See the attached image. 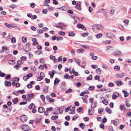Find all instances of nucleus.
I'll use <instances>...</instances> for the list:
<instances>
[{
    "label": "nucleus",
    "instance_id": "42",
    "mask_svg": "<svg viewBox=\"0 0 131 131\" xmlns=\"http://www.w3.org/2000/svg\"><path fill=\"white\" fill-rule=\"evenodd\" d=\"M58 34L61 35H64L65 33L64 32L61 31L59 32Z\"/></svg>",
    "mask_w": 131,
    "mask_h": 131
},
{
    "label": "nucleus",
    "instance_id": "49",
    "mask_svg": "<svg viewBox=\"0 0 131 131\" xmlns=\"http://www.w3.org/2000/svg\"><path fill=\"white\" fill-rule=\"evenodd\" d=\"M77 27L79 28H82V27L83 26V25H81V24H79L77 25Z\"/></svg>",
    "mask_w": 131,
    "mask_h": 131
},
{
    "label": "nucleus",
    "instance_id": "36",
    "mask_svg": "<svg viewBox=\"0 0 131 131\" xmlns=\"http://www.w3.org/2000/svg\"><path fill=\"white\" fill-rule=\"evenodd\" d=\"M48 10L46 9H45L42 11V12L43 14H46L47 13Z\"/></svg>",
    "mask_w": 131,
    "mask_h": 131
},
{
    "label": "nucleus",
    "instance_id": "13",
    "mask_svg": "<svg viewBox=\"0 0 131 131\" xmlns=\"http://www.w3.org/2000/svg\"><path fill=\"white\" fill-rule=\"evenodd\" d=\"M115 82L118 86H121L123 84V83L121 81H117Z\"/></svg>",
    "mask_w": 131,
    "mask_h": 131
},
{
    "label": "nucleus",
    "instance_id": "10",
    "mask_svg": "<svg viewBox=\"0 0 131 131\" xmlns=\"http://www.w3.org/2000/svg\"><path fill=\"white\" fill-rule=\"evenodd\" d=\"M20 119L22 122H24L27 120V118L25 115H22L21 116Z\"/></svg>",
    "mask_w": 131,
    "mask_h": 131
},
{
    "label": "nucleus",
    "instance_id": "2",
    "mask_svg": "<svg viewBox=\"0 0 131 131\" xmlns=\"http://www.w3.org/2000/svg\"><path fill=\"white\" fill-rule=\"evenodd\" d=\"M70 111L69 113L71 114H74V110L75 108V106L74 105H71L70 106Z\"/></svg>",
    "mask_w": 131,
    "mask_h": 131
},
{
    "label": "nucleus",
    "instance_id": "25",
    "mask_svg": "<svg viewBox=\"0 0 131 131\" xmlns=\"http://www.w3.org/2000/svg\"><path fill=\"white\" fill-rule=\"evenodd\" d=\"M75 34L72 31H70L68 33V36H75Z\"/></svg>",
    "mask_w": 131,
    "mask_h": 131
},
{
    "label": "nucleus",
    "instance_id": "6",
    "mask_svg": "<svg viewBox=\"0 0 131 131\" xmlns=\"http://www.w3.org/2000/svg\"><path fill=\"white\" fill-rule=\"evenodd\" d=\"M101 27V26L100 25H94L93 26L92 28L93 29V30L94 31H95V30L94 29H96L97 30H99L100 29Z\"/></svg>",
    "mask_w": 131,
    "mask_h": 131
},
{
    "label": "nucleus",
    "instance_id": "52",
    "mask_svg": "<svg viewBox=\"0 0 131 131\" xmlns=\"http://www.w3.org/2000/svg\"><path fill=\"white\" fill-rule=\"evenodd\" d=\"M91 67L92 68L94 69H96L98 67V66L96 65H92Z\"/></svg>",
    "mask_w": 131,
    "mask_h": 131
},
{
    "label": "nucleus",
    "instance_id": "24",
    "mask_svg": "<svg viewBox=\"0 0 131 131\" xmlns=\"http://www.w3.org/2000/svg\"><path fill=\"white\" fill-rule=\"evenodd\" d=\"M119 120L118 119H116L114 120L113 122V123L114 125L115 126L117 125L119 122Z\"/></svg>",
    "mask_w": 131,
    "mask_h": 131
},
{
    "label": "nucleus",
    "instance_id": "62",
    "mask_svg": "<svg viewBox=\"0 0 131 131\" xmlns=\"http://www.w3.org/2000/svg\"><path fill=\"white\" fill-rule=\"evenodd\" d=\"M104 9H101L99 10L98 11H97V12L98 13H102L103 12V10H104Z\"/></svg>",
    "mask_w": 131,
    "mask_h": 131
},
{
    "label": "nucleus",
    "instance_id": "9",
    "mask_svg": "<svg viewBox=\"0 0 131 131\" xmlns=\"http://www.w3.org/2000/svg\"><path fill=\"white\" fill-rule=\"evenodd\" d=\"M119 94L117 92H114L112 96V99L113 100L115 99L116 97H118Z\"/></svg>",
    "mask_w": 131,
    "mask_h": 131
},
{
    "label": "nucleus",
    "instance_id": "40",
    "mask_svg": "<svg viewBox=\"0 0 131 131\" xmlns=\"http://www.w3.org/2000/svg\"><path fill=\"white\" fill-rule=\"evenodd\" d=\"M82 99L83 100V102L86 104L88 103V101L86 99H85L84 97H82Z\"/></svg>",
    "mask_w": 131,
    "mask_h": 131
},
{
    "label": "nucleus",
    "instance_id": "16",
    "mask_svg": "<svg viewBox=\"0 0 131 131\" xmlns=\"http://www.w3.org/2000/svg\"><path fill=\"white\" fill-rule=\"evenodd\" d=\"M48 87L47 86H45L43 89V91L45 93H47L48 91Z\"/></svg>",
    "mask_w": 131,
    "mask_h": 131
},
{
    "label": "nucleus",
    "instance_id": "8",
    "mask_svg": "<svg viewBox=\"0 0 131 131\" xmlns=\"http://www.w3.org/2000/svg\"><path fill=\"white\" fill-rule=\"evenodd\" d=\"M106 37L109 38H112L114 37V35L112 33L109 32H107L106 35Z\"/></svg>",
    "mask_w": 131,
    "mask_h": 131
},
{
    "label": "nucleus",
    "instance_id": "50",
    "mask_svg": "<svg viewBox=\"0 0 131 131\" xmlns=\"http://www.w3.org/2000/svg\"><path fill=\"white\" fill-rule=\"evenodd\" d=\"M88 33H84L82 34V36L84 37H86L88 36Z\"/></svg>",
    "mask_w": 131,
    "mask_h": 131
},
{
    "label": "nucleus",
    "instance_id": "5",
    "mask_svg": "<svg viewBox=\"0 0 131 131\" xmlns=\"http://www.w3.org/2000/svg\"><path fill=\"white\" fill-rule=\"evenodd\" d=\"M44 78V74L43 73L41 72L40 74L39 77L37 78L38 81H40L43 79Z\"/></svg>",
    "mask_w": 131,
    "mask_h": 131
},
{
    "label": "nucleus",
    "instance_id": "63",
    "mask_svg": "<svg viewBox=\"0 0 131 131\" xmlns=\"http://www.w3.org/2000/svg\"><path fill=\"white\" fill-rule=\"evenodd\" d=\"M70 106H69V107H67L65 109V112H67L69 110H70Z\"/></svg>",
    "mask_w": 131,
    "mask_h": 131
},
{
    "label": "nucleus",
    "instance_id": "3",
    "mask_svg": "<svg viewBox=\"0 0 131 131\" xmlns=\"http://www.w3.org/2000/svg\"><path fill=\"white\" fill-rule=\"evenodd\" d=\"M22 128L23 130L25 131H30L31 130L28 126L26 125H23L22 126Z\"/></svg>",
    "mask_w": 131,
    "mask_h": 131
},
{
    "label": "nucleus",
    "instance_id": "1",
    "mask_svg": "<svg viewBox=\"0 0 131 131\" xmlns=\"http://www.w3.org/2000/svg\"><path fill=\"white\" fill-rule=\"evenodd\" d=\"M113 54L115 56L117 57H121L123 55V54L122 52L119 50L114 51L113 52Z\"/></svg>",
    "mask_w": 131,
    "mask_h": 131
},
{
    "label": "nucleus",
    "instance_id": "39",
    "mask_svg": "<svg viewBox=\"0 0 131 131\" xmlns=\"http://www.w3.org/2000/svg\"><path fill=\"white\" fill-rule=\"evenodd\" d=\"M104 109L102 108H99V112L100 113H101L103 111Z\"/></svg>",
    "mask_w": 131,
    "mask_h": 131
},
{
    "label": "nucleus",
    "instance_id": "17",
    "mask_svg": "<svg viewBox=\"0 0 131 131\" xmlns=\"http://www.w3.org/2000/svg\"><path fill=\"white\" fill-rule=\"evenodd\" d=\"M5 84L6 86H11V83L10 82L6 81H5Z\"/></svg>",
    "mask_w": 131,
    "mask_h": 131
},
{
    "label": "nucleus",
    "instance_id": "32",
    "mask_svg": "<svg viewBox=\"0 0 131 131\" xmlns=\"http://www.w3.org/2000/svg\"><path fill=\"white\" fill-rule=\"evenodd\" d=\"M75 62L79 65H80V61L78 59H75L74 60Z\"/></svg>",
    "mask_w": 131,
    "mask_h": 131
},
{
    "label": "nucleus",
    "instance_id": "19",
    "mask_svg": "<svg viewBox=\"0 0 131 131\" xmlns=\"http://www.w3.org/2000/svg\"><path fill=\"white\" fill-rule=\"evenodd\" d=\"M34 108H35V107L33 103L31 104L29 106V108L30 110Z\"/></svg>",
    "mask_w": 131,
    "mask_h": 131
},
{
    "label": "nucleus",
    "instance_id": "59",
    "mask_svg": "<svg viewBox=\"0 0 131 131\" xmlns=\"http://www.w3.org/2000/svg\"><path fill=\"white\" fill-rule=\"evenodd\" d=\"M2 48L3 50H8L7 49V47L6 46H3L2 47Z\"/></svg>",
    "mask_w": 131,
    "mask_h": 131
},
{
    "label": "nucleus",
    "instance_id": "29",
    "mask_svg": "<svg viewBox=\"0 0 131 131\" xmlns=\"http://www.w3.org/2000/svg\"><path fill=\"white\" fill-rule=\"evenodd\" d=\"M13 101L15 104H16L18 102V99L17 98H16L13 99Z\"/></svg>",
    "mask_w": 131,
    "mask_h": 131
},
{
    "label": "nucleus",
    "instance_id": "61",
    "mask_svg": "<svg viewBox=\"0 0 131 131\" xmlns=\"http://www.w3.org/2000/svg\"><path fill=\"white\" fill-rule=\"evenodd\" d=\"M62 56H60L59 57L58 61V62H60L62 61Z\"/></svg>",
    "mask_w": 131,
    "mask_h": 131
},
{
    "label": "nucleus",
    "instance_id": "34",
    "mask_svg": "<svg viewBox=\"0 0 131 131\" xmlns=\"http://www.w3.org/2000/svg\"><path fill=\"white\" fill-rule=\"evenodd\" d=\"M103 42L105 43H106L109 44L111 43V41L108 40H106L104 41H103Z\"/></svg>",
    "mask_w": 131,
    "mask_h": 131
},
{
    "label": "nucleus",
    "instance_id": "18",
    "mask_svg": "<svg viewBox=\"0 0 131 131\" xmlns=\"http://www.w3.org/2000/svg\"><path fill=\"white\" fill-rule=\"evenodd\" d=\"M89 92L88 91H85L82 92L80 94V95L81 96H83L85 94H89Z\"/></svg>",
    "mask_w": 131,
    "mask_h": 131
},
{
    "label": "nucleus",
    "instance_id": "58",
    "mask_svg": "<svg viewBox=\"0 0 131 131\" xmlns=\"http://www.w3.org/2000/svg\"><path fill=\"white\" fill-rule=\"evenodd\" d=\"M42 29H38L37 30L38 33L39 34H41L43 32Z\"/></svg>",
    "mask_w": 131,
    "mask_h": 131
},
{
    "label": "nucleus",
    "instance_id": "57",
    "mask_svg": "<svg viewBox=\"0 0 131 131\" xmlns=\"http://www.w3.org/2000/svg\"><path fill=\"white\" fill-rule=\"evenodd\" d=\"M26 76L27 77L29 78V77H31L32 76V73H29L27 74Z\"/></svg>",
    "mask_w": 131,
    "mask_h": 131
},
{
    "label": "nucleus",
    "instance_id": "23",
    "mask_svg": "<svg viewBox=\"0 0 131 131\" xmlns=\"http://www.w3.org/2000/svg\"><path fill=\"white\" fill-rule=\"evenodd\" d=\"M103 103L105 105H107L108 103V102L107 100L106 99H104V100H102Z\"/></svg>",
    "mask_w": 131,
    "mask_h": 131
},
{
    "label": "nucleus",
    "instance_id": "7",
    "mask_svg": "<svg viewBox=\"0 0 131 131\" xmlns=\"http://www.w3.org/2000/svg\"><path fill=\"white\" fill-rule=\"evenodd\" d=\"M35 95L33 93H31L30 94H27V98L26 100V101H27L29 100L30 99L32 98Z\"/></svg>",
    "mask_w": 131,
    "mask_h": 131
},
{
    "label": "nucleus",
    "instance_id": "54",
    "mask_svg": "<svg viewBox=\"0 0 131 131\" xmlns=\"http://www.w3.org/2000/svg\"><path fill=\"white\" fill-rule=\"evenodd\" d=\"M96 72L97 73L100 74L101 72V70L100 68H98L96 70Z\"/></svg>",
    "mask_w": 131,
    "mask_h": 131
},
{
    "label": "nucleus",
    "instance_id": "55",
    "mask_svg": "<svg viewBox=\"0 0 131 131\" xmlns=\"http://www.w3.org/2000/svg\"><path fill=\"white\" fill-rule=\"evenodd\" d=\"M114 85V84L110 82L108 84V86L109 87H113Z\"/></svg>",
    "mask_w": 131,
    "mask_h": 131
},
{
    "label": "nucleus",
    "instance_id": "45",
    "mask_svg": "<svg viewBox=\"0 0 131 131\" xmlns=\"http://www.w3.org/2000/svg\"><path fill=\"white\" fill-rule=\"evenodd\" d=\"M40 97L43 102H44L45 101V97L42 94L40 95Z\"/></svg>",
    "mask_w": 131,
    "mask_h": 131
},
{
    "label": "nucleus",
    "instance_id": "31",
    "mask_svg": "<svg viewBox=\"0 0 131 131\" xmlns=\"http://www.w3.org/2000/svg\"><path fill=\"white\" fill-rule=\"evenodd\" d=\"M55 71L54 70H53L52 72V74H50V77L51 78H52L54 76V74L55 73Z\"/></svg>",
    "mask_w": 131,
    "mask_h": 131
},
{
    "label": "nucleus",
    "instance_id": "37",
    "mask_svg": "<svg viewBox=\"0 0 131 131\" xmlns=\"http://www.w3.org/2000/svg\"><path fill=\"white\" fill-rule=\"evenodd\" d=\"M58 117L57 116H52L51 118L52 120H55L57 119Z\"/></svg>",
    "mask_w": 131,
    "mask_h": 131
},
{
    "label": "nucleus",
    "instance_id": "35",
    "mask_svg": "<svg viewBox=\"0 0 131 131\" xmlns=\"http://www.w3.org/2000/svg\"><path fill=\"white\" fill-rule=\"evenodd\" d=\"M11 42L13 43H14L16 42V40L15 37H13L12 38Z\"/></svg>",
    "mask_w": 131,
    "mask_h": 131
},
{
    "label": "nucleus",
    "instance_id": "44",
    "mask_svg": "<svg viewBox=\"0 0 131 131\" xmlns=\"http://www.w3.org/2000/svg\"><path fill=\"white\" fill-rule=\"evenodd\" d=\"M64 78H65L67 79H70V77L67 74H66L65 75Z\"/></svg>",
    "mask_w": 131,
    "mask_h": 131
},
{
    "label": "nucleus",
    "instance_id": "46",
    "mask_svg": "<svg viewBox=\"0 0 131 131\" xmlns=\"http://www.w3.org/2000/svg\"><path fill=\"white\" fill-rule=\"evenodd\" d=\"M11 25V24H9L7 23H5V26L8 28H10Z\"/></svg>",
    "mask_w": 131,
    "mask_h": 131
},
{
    "label": "nucleus",
    "instance_id": "22",
    "mask_svg": "<svg viewBox=\"0 0 131 131\" xmlns=\"http://www.w3.org/2000/svg\"><path fill=\"white\" fill-rule=\"evenodd\" d=\"M77 52L79 53H82L84 52V50L82 49H78Z\"/></svg>",
    "mask_w": 131,
    "mask_h": 131
},
{
    "label": "nucleus",
    "instance_id": "41",
    "mask_svg": "<svg viewBox=\"0 0 131 131\" xmlns=\"http://www.w3.org/2000/svg\"><path fill=\"white\" fill-rule=\"evenodd\" d=\"M121 109L122 111H123L125 109V107L124 105H121L120 106Z\"/></svg>",
    "mask_w": 131,
    "mask_h": 131
},
{
    "label": "nucleus",
    "instance_id": "60",
    "mask_svg": "<svg viewBox=\"0 0 131 131\" xmlns=\"http://www.w3.org/2000/svg\"><path fill=\"white\" fill-rule=\"evenodd\" d=\"M51 96L53 97H56V94L54 93H52L50 94Z\"/></svg>",
    "mask_w": 131,
    "mask_h": 131
},
{
    "label": "nucleus",
    "instance_id": "43",
    "mask_svg": "<svg viewBox=\"0 0 131 131\" xmlns=\"http://www.w3.org/2000/svg\"><path fill=\"white\" fill-rule=\"evenodd\" d=\"M72 91V89H69L66 91V92L67 93H70Z\"/></svg>",
    "mask_w": 131,
    "mask_h": 131
},
{
    "label": "nucleus",
    "instance_id": "27",
    "mask_svg": "<svg viewBox=\"0 0 131 131\" xmlns=\"http://www.w3.org/2000/svg\"><path fill=\"white\" fill-rule=\"evenodd\" d=\"M22 40L23 42L24 43H25L27 41V39L25 37H23L22 38Z\"/></svg>",
    "mask_w": 131,
    "mask_h": 131
},
{
    "label": "nucleus",
    "instance_id": "12",
    "mask_svg": "<svg viewBox=\"0 0 131 131\" xmlns=\"http://www.w3.org/2000/svg\"><path fill=\"white\" fill-rule=\"evenodd\" d=\"M60 81V80L57 78H55L54 82V85L56 86L57 85Z\"/></svg>",
    "mask_w": 131,
    "mask_h": 131
},
{
    "label": "nucleus",
    "instance_id": "15",
    "mask_svg": "<svg viewBox=\"0 0 131 131\" xmlns=\"http://www.w3.org/2000/svg\"><path fill=\"white\" fill-rule=\"evenodd\" d=\"M44 110V108L43 107H40L38 109V111L40 113H42Z\"/></svg>",
    "mask_w": 131,
    "mask_h": 131
},
{
    "label": "nucleus",
    "instance_id": "11",
    "mask_svg": "<svg viewBox=\"0 0 131 131\" xmlns=\"http://www.w3.org/2000/svg\"><path fill=\"white\" fill-rule=\"evenodd\" d=\"M79 3H77L76 6H75V7L78 10H80L81 9V4L80 2Z\"/></svg>",
    "mask_w": 131,
    "mask_h": 131
},
{
    "label": "nucleus",
    "instance_id": "14",
    "mask_svg": "<svg viewBox=\"0 0 131 131\" xmlns=\"http://www.w3.org/2000/svg\"><path fill=\"white\" fill-rule=\"evenodd\" d=\"M124 75L123 73L117 74L116 75L115 77L117 78H121L123 77Z\"/></svg>",
    "mask_w": 131,
    "mask_h": 131
},
{
    "label": "nucleus",
    "instance_id": "30",
    "mask_svg": "<svg viewBox=\"0 0 131 131\" xmlns=\"http://www.w3.org/2000/svg\"><path fill=\"white\" fill-rule=\"evenodd\" d=\"M89 114L90 115H91L93 114V113L92 111V109H90L88 110Z\"/></svg>",
    "mask_w": 131,
    "mask_h": 131
},
{
    "label": "nucleus",
    "instance_id": "33",
    "mask_svg": "<svg viewBox=\"0 0 131 131\" xmlns=\"http://www.w3.org/2000/svg\"><path fill=\"white\" fill-rule=\"evenodd\" d=\"M118 27L122 30H124V27L123 25H119L118 26Z\"/></svg>",
    "mask_w": 131,
    "mask_h": 131
},
{
    "label": "nucleus",
    "instance_id": "47",
    "mask_svg": "<svg viewBox=\"0 0 131 131\" xmlns=\"http://www.w3.org/2000/svg\"><path fill=\"white\" fill-rule=\"evenodd\" d=\"M92 75H90L87 78V80H90L92 79Z\"/></svg>",
    "mask_w": 131,
    "mask_h": 131
},
{
    "label": "nucleus",
    "instance_id": "64",
    "mask_svg": "<svg viewBox=\"0 0 131 131\" xmlns=\"http://www.w3.org/2000/svg\"><path fill=\"white\" fill-rule=\"evenodd\" d=\"M115 11V10L114 9H112L110 11V13L112 14H113L114 13Z\"/></svg>",
    "mask_w": 131,
    "mask_h": 131
},
{
    "label": "nucleus",
    "instance_id": "28",
    "mask_svg": "<svg viewBox=\"0 0 131 131\" xmlns=\"http://www.w3.org/2000/svg\"><path fill=\"white\" fill-rule=\"evenodd\" d=\"M102 36H103L102 34L100 33V34H97L96 35V36L97 38H100L101 37H102Z\"/></svg>",
    "mask_w": 131,
    "mask_h": 131
},
{
    "label": "nucleus",
    "instance_id": "51",
    "mask_svg": "<svg viewBox=\"0 0 131 131\" xmlns=\"http://www.w3.org/2000/svg\"><path fill=\"white\" fill-rule=\"evenodd\" d=\"M56 110L57 111L59 112L60 113V114H61V113H62L63 111H61V110L60 111V108H59L58 107H57V108H56Z\"/></svg>",
    "mask_w": 131,
    "mask_h": 131
},
{
    "label": "nucleus",
    "instance_id": "53",
    "mask_svg": "<svg viewBox=\"0 0 131 131\" xmlns=\"http://www.w3.org/2000/svg\"><path fill=\"white\" fill-rule=\"evenodd\" d=\"M73 18L74 20V24H75L77 23V21L76 20V19H79V18L77 17H73Z\"/></svg>",
    "mask_w": 131,
    "mask_h": 131
},
{
    "label": "nucleus",
    "instance_id": "4",
    "mask_svg": "<svg viewBox=\"0 0 131 131\" xmlns=\"http://www.w3.org/2000/svg\"><path fill=\"white\" fill-rule=\"evenodd\" d=\"M24 49L26 52H28L30 50V48L29 46V43H26V45L24 46Z\"/></svg>",
    "mask_w": 131,
    "mask_h": 131
},
{
    "label": "nucleus",
    "instance_id": "38",
    "mask_svg": "<svg viewBox=\"0 0 131 131\" xmlns=\"http://www.w3.org/2000/svg\"><path fill=\"white\" fill-rule=\"evenodd\" d=\"M49 110V108H47V111H45L44 112V114L46 116H47L48 115V112Z\"/></svg>",
    "mask_w": 131,
    "mask_h": 131
},
{
    "label": "nucleus",
    "instance_id": "56",
    "mask_svg": "<svg viewBox=\"0 0 131 131\" xmlns=\"http://www.w3.org/2000/svg\"><path fill=\"white\" fill-rule=\"evenodd\" d=\"M20 67V65L19 66V65H16L15 66H14V68L18 70L19 67Z\"/></svg>",
    "mask_w": 131,
    "mask_h": 131
},
{
    "label": "nucleus",
    "instance_id": "48",
    "mask_svg": "<svg viewBox=\"0 0 131 131\" xmlns=\"http://www.w3.org/2000/svg\"><path fill=\"white\" fill-rule=\"evenodd\" d=\"M94 86H90L89 87L88 89L89 90H92L94 89Z\"/></svg>",
    "mask_w": 131,
    "mask_h": 131
},
{
    "label": "nucleus",
    "instance_id": "21",
    "mask_svg": "<svg viewBox=\"0 0 131 131\" xmlns=\"http://www.w3.org/2000/svg\"><path fill=\"white\" fill-rule=\"evenodd\" d=\"M105 110L106 111V112L109 114L111 113L112 112L111 110L108 107H106V108Z\"/></svg>",
    "mask_w": 131,
    "mask_h": 131
},
{
    "label": "nucleus",
    "instance_id": "20",
    "mask_svg": "<svg viewBox=\"0 0 131 131\" xmlns=\"http://www.w3.org/2000/svg\"><path fill=\"white\" fill-rule=\"evenodd\" d=\"M96 106V103L95 102H93L91 104V107L92 108H95Z\"/></svg>",
    "mask_w": 131,
    "mask_h": 131
},
{
    "label": "nucleus",
    "instance_id": "26",
    "mask_svg": "<svg viewBox=\"0 0 131 131\" xmlns=\"http://www.w3.org/2000/svg\"><path fill=\"white\" fill-rule=\"evenodd\" d=\"M32 41L34 42V43L35 45H37L38 43L37 42V40L36 38H33L32 39Z\"/></svg>",
    "mask_w": 131,
    "mask_h": 131
}]
</instances>
